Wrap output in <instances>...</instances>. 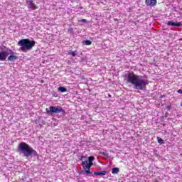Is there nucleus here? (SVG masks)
<instances>
[{
    "instance_id": "1",
    "label": "nucleus",
    "mask_w": 182,
    "mask_h": 182,
    "mask_svg": "<svg viewBox=\"0 0 182 182\" xmlns=\"http://www.w3.org/2000/svg\"><path fill=\"white\" fill-rule=\"evenodd\" d=\"M126 77L127 82L134 86V89L137 90H144L147 85H149V80L139 79L140 76L134 74L133 72L128 73Z\"/></svg>"
},
{
    "instance_id": "2",
    "label": "nucleus",
    "mask_w": 182,
    "mask_h": 182,
    "mask_svg": "<svg viewBox=\"0 0 182 182\" xmlns=\"http://www.w3.org/2000/svg\"><path fill=\"white\" fill-rule=\"evenodd\" d=\"M18 151L23 153L25 157H29L32 154L38 155V152L26 142H21L18 144Z\"/></svg>"
},
{
    "instance_id": "3",
    "label": "nucleus",
    "mask_w": 182,
    "mask_h": 182,
    "mask_svg": "<svg viewBox=\"0 0 182 182\" xmlns=\"http://www.w3.org/2000/svg\"><path fill=\"white\" fill-rule=\"evenodd\" d=\"M35 41H31L28 38H24L20 40L18 43L17 45L20 47V50H22V52H26V50H31L33 46H35Z\"/></svg>"
},
{
    "instance_id": "4",
    "label": "nucleus",
    "mask_w": 182,
    "mask_h": 182,
    "mask_svg": "<svg viewBox=\"0 0 182 182\" xmlns=\"http://www.w3.org/2000/svg\"><path fill=\"white\" fill-rule=\"evenodd\" d=\"M47 114H50L52 113H62L63 116L66 114V112L62 107H54L51 106L49 107V109L46 108V109Z\"/></svg>"
},
{
    "instance_id": "5",
    "label": "nucleus",
    "mask_w": 182,
    "mask_h": 182,
    "mask_svg": "<svg viewBox=\"0 0 182 182\" xmlns=\"http://www.w3.org/2000/svg\"><path fill=\"white\" fill-rule=\"evenodd\" d=\"M95 161V156H89L88 161H84L82 162V166L84 170L86 168H91L92 166H93V161Z\"/></svg>"
},
{
    "instance_id": "6",
    "label": "nucleus",
    "mask_w": 182,
    "mask_h": 182,
    "mask_svg": "<svg viewBox=\"0 0 182 182\" xmlns=\"http://www.w3.org/2000/svg\"><path fill=\"white\" fill-rule=\"evenodd\" d=\"M8 52L9 54L11 55L7 58V60H9V62H14V60H17L18 55H15V53L14 52V50L9 49Z\"/></svg>"
},
{
    "instance_id": "7",
    "label": "nucleus",
    "mask_w": 182,
    "mask_h": 182,
    "mask_svg": "<svg viewBox=\"0 0 182 182\" xmlns=\"http://www.w3.org/2000/svg\"><path fill=\"white\" fill-rule=\"evenodd\" d=\"M26 4H27V8H28V9H33V11H35L38 8V6L35 4V2L33 1V0H26Z\"/></svg>"
},
{
    "instance_id": "8",
    "label": "nucleus",
    "mask_w": 182,
    "mask_h": 182,
    "mask_svg": "<svg viewBox=\"0 0 182 182\" xmlns=\"http://www.w3.org/2000/svg\"><path fill=\"white\" fill-rule=\"evenodd\" d=\"M8 58V52L0 51V62H5Z\"/></svg>"
},
{
    "instance_id": "9",
    "label": "nucleus",
    "mask_w": 182,
    "mask_h": 182,
    "mask_svg": "<svg viewBox=\"0 0 182 182\" xmlns=\"http://www.w3.org/2000/svg\"><path fill=\"white\" fill-rule=\"evenodd\" d=\"M147 6H156L157 5V0H145Z\"/></svg>"
},
{
    "instance_id": "10",
    "label": "nucleus",
    "mask_w": 182,
    "mask_h": 182,
    "mask_svg": "<svg viewBox=\"0 0 182 182\" xmlns=\"http://www.w3.org/2000/svg\"><path fill=\"white\" fill-rule=\"evenodd\" d=\"M166 23L167 25H168V26H176L177 28H178V26H181V22L174 23L173 21H168Z\"/></svg>"
},
{
    "instance_id": "11",
    "label": "nucleus",
    "mask_w": 182,
    "mask_h": 182,
    "mask_svg": "<svg viewBox=\"0 0 182 182\" xmlns=\"http://www.w3.org/2000/svg\"><path fill=\"white\" fill-rule=\"evenodd\" d=\"M106 171H102L101 172L95 171L94 172L95 176H106Z\"/></svg>"
},
{
    "instance_id": "12",
    "label": "nucleus",
    "mask_w": 182,
    "mask_h": 182,
    "mask_svg": "<svg viewBox=\"0 0 182 182\" xmlns=\"http://www.w3.org/2000/svg\"><path fill=\"white\" fill-rule=\"evenodd\" d=\"M58 90L59 92H61V93H65V92H68V90L64 87H59Z\"/></svg>"
},
{
    "instance_id": "13",
    "label": "nucleus",
    "mask_w": 182,
    "mask_h": 182,
    "mask_svg": "<svg viewBox=\"0 0 182 182\" xmlns=\"http://www.w3.org/2000/svg\"><path fill=\"white\" fill-rule=\"evenodd\" d=\"M119 168H113L112 173V174H117V173H119Z\"/></svg>"
},
{
    "instance_id": "14",
    "label": "nucleus",
    "mask_w": 182,
    "mask_h": 182,
    "mask_svg": "<svg viewBox=\"0 0 182 182\" xmlns=\"http://www.w3.org/2000/svg\"><path fill=\"white\" fill-rule=\"evenodd\" d=\"M84 43L87 46H89L92 45V41H90V40H86V41H84Z\"/></svg>"
},
{
    "instance_id": "15",
    "label": "nucleus",
    "mask_w": 182,
    "mask_h": 182,
    "mask_svg": "<svg viewBox=\"0 0 182 182\" xmlns=\"http://www.w3.org/2000/svg\"><path fill=\"white\" fill-rule=\"evenodd\" d=\"M76 53H77L76 50L75 51H70L68 53V55H71L72 56H73V58H75V56H76Z\"/></svg>"
},
{
    "instance_id": "16",
    "label": "nucleus",
    "mask_w": 182,
    "mask_h": 182,
    "mask_svg": "<svg viewBox=\"0 0 182 182\" xmlns=\"http://www.w3.org/2000/svg\"><path fill=\"white\" fill-rule=\"evenodd\" d=\"M157 140H158V142H159L160 144H163L164 143V141H163V139H161V138L158 137V138H157Z\"/></svg>"
},
{
    "instance_id": "17",
    "label": "nucleus",
    "mask_w": 182,
    "mask_h": 182,
    "mask_svg": "<svg viewBox=\"0 0 182 182\" xmlns=\"http://www.w3.org/2000/svg\"><path fill=\"white\" fill-rule=\"evenodd\" d=\"M78 22H82L84 23H86V22H87V21L85 18H82V19L78 18Z\"/></svg>"
},
{
    "instance_id": "18",
    "label": "nucleus",
    "mask_w": 182,
    "mask_h": 182,
    "mask_svg": "<svg viewBox=\"0 0 182 182\" xmlns=\"http://www.w3.org/2000/svg\"><path fill=\"white\" fill-rule=\"evenodd\" d=\"M85 173L87 174H92V172L90 171V168H86L85 169Z\"/></svg>"
},
{
    "instance_id": "19",
    "label": "nucleus",
    "mask_w": 182,
    "mask_h": 182,
    "mask_svg": "<svg viewBox=\"0 0 182 182\" xmlns=\"http://www.w3.org/2000/svg\"><path fill=\"white\" fill-rule=\"evenodd\" d=\"M100 154H102V156H107V153L106 152H100Z\"/></svg>"
},
{
    "instance_id": "20",
    "label": "nucleus",
    "mask_w": 182,
    "mask_h": 182,
    "mask_svg": "<svg viewBox=\"0 0 182 182\" xmlns=\"http://www.w3.org/2000/svg\"><path fill=\"white\" fill-rule=\"evenodd\" d=\"M177 93H179L180 95H182V90H178L177 91Z\"/></svg>"
},
{
    "instance_id": "21",
    "label": "nucleus",
    "mask_w": 182,
    "mask_h": 182,
    "mask_svg": "<svg viewBox=\"0 0 182 182\" xmlns=\"http://www.w3.org/2000/svg\"><path fill=\"white\" fill-rule=\"evenodd\" d=\"M163 97H166V95H162L160 96V99H163Z\"/></svg>"
},
{
    "instance_id": "22",
    "label": "nucleus",
    "mask_w": 182,
    "mask_h": 182,
    "mask_svg": "<svg viewBox=\"0 0 182 182\" xmlns=\"http://www.w3.org/2000/svg\"><path fill=\"white\" fill-rule=\"evenodd\" d=\"M167 109H168V110H170V109H171V105H168Z\"/></svg>"
},
{
    "instance_id": "23",
    "label": "nucleus",
    "mask_w": 182,
    "mask_h": 182,
    "mask_svg": "<svg viewBox=\"0 0 182 182\" xmlns=\"http://www.w3.org/2000/svg\"><path fill=\"white\" fill-rule=\"evenodd\" d=\"M69 31L71 32V33H73V28H70Z\"/></svg>"
},
{
    "instance_id": "24",
    "label": "nucleus",
    "mask_w": 182,
    "mask_h": 182,
    "mask_svg": "<svg viewBox=\"0 0 182 182\" xmlns=\"http://www.w3.org/2000/svg\"><path fill=\"white\" fill-rule=\"evenodd\" d=\"M108 96H109V97H112V95L110 94Z\"/></svg>"
}]
</instances>
